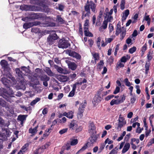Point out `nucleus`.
Returning a JSON list of instances; mask_svg holds the SVG:
<instances>
[{"mask_svg": "<svg viewBox=\"0 0 154 154\" xmlns=\"http://www.w3.org/2000/svg\"><path fill=\"white\" fill-rule=\"evenodd\" d=\"M31 31L35 33H38L40 32V29L37 28H33L31 29Z\"/></svg>", "mask_w": 154, "mask_h": 154, "instance_id": "nucleus-41", "label": "nucleus"}, {"mask_svg": "<svg viewBox=\"0 0 154 154\" xmlns=\"http://www.w3.org/2000/svg\"><path fill=\"white\" fill-rule=\"evenodd\" d=\"M51 143L49 142H47L42 147H44V149H47L50 146Z\"/></svg>", "mask_w": 154, "mask_h": 154, "instance_id": "nucleus-51", "label": "nucleus"}, {"mask_svg": "<svg viewBox=\"0 0 154 154\" xmlns=\"http://www.w3.org/2000/svg\"><path fill=\"white\" fill-rule=\"evenodd\" d=\"M35 71L37 72V73H35L33 76L32 79L34 81L33 84L35 85H38L39 84V82L38 80V78H40L41 80L42 81H48L49 79V78L45 75H40L41 69L39 68H37L35 69Z\"/></svg>", "mask_w": 154, "mask_h": 154, "instance_id": "nucleus-2", "label": "nucleus"}, {"mask_svg": "<svg viewBox=\"0 0 154 154\" xmlns=\"http://www.w3.org/2000/svg\"><path fill=\"white\" fill-rule=\"evenodd\" d=\"M92 136H91L89 138L88 142L87 143L86 145L84 146L79 151V152L84 151L87 148L88 146H91V144L95 143L98 137L95 134H92Z\"/></svg>", "mask_w": 154, "mask_h": 154, "instance_id": "nucleus-5", "label": "nucleus"}, {"mask_svg": "<svg viewBox=\"0 0 154 154\" xmlns=\"http://www.w3.org/2000/svg\"><path fill=\"white\" fill-rule=\"evenodd\" d=\"M125 3V1L124 0H122L121 4V9L123 10L124 9Z\"/></svg>", "mask_w": 154, "mask_h": 154, "instance_id": "nucleus-52", "label": "nucleus"}, {"mask_svg": "<svg viewBox=\"0 0 154 154\" xmlns=\"http://www.w3.org/2000/svg\"><path fill=\"white\" fill-rule=\"evenodd\" d=\"M100 101L101 97L98 95H96L93 99L92 103L94 106H96Z\"/></svg>", "mask_w": 154, "mask_h": 154, "instance_id": "nucleus-16", "label": "nucleus"}, {"mask_svg": "<svg viewBox=\"0 0 154 154\" xmlns=\"http://www.w3.org/2000/svg\"><path fill=\"white\" fill-rule=\"evenodd\" d=\"M92 55L95 62H96L97 60H98L99 59V57L98 54L96 53H92Z\"/></svg>", "mask_w": 154, "mask_h": 154, "instance_id": "nucleus-34", "label": "nucleus"}, {"mask_svg": "<svg viewBox=\"0 0 154 154\" xmlns=\"http://www.w3.org/2000/svg\"><path fill=\"white\" fill-rule=\"evenodd\" d=\"M44 70L48 75L51 76H54V73L52 72L49 68L46 67Z\"/></svg>", "mask_w": 154, "mask_h": 154, "instance_id": "nucleus-25", "label": "nucleus"}, {"mask_svg": "<svg viewBox=\"0 0 154 154\" xmlns=\"http://www.w3.org/2000/svg\"><path fill=\"white\" fill-rule=\"evenodd\" d=\"M107 23V21L106 20H104L103 21L102 25L99 29V30L100 32H103L104 29H105L106 28Z\"/></svg>", "mask_w": 154, "mask_h": 154, "instance_id": "nucleus-17", "label": "nucleus"}, {"mask_svg": "<svg viewBox=\"0 0 154 154\" xmlns=\"http://www.w3.org/2000/svg\"><path fill=\"white\" fill-rule=\"evenodd\" d=\"M0 64L4 69L7 68L8 67V63L5 60H2L0 62Z\"/></svg>", "mask_w": 154, "mask_h": 154, "instance_id": "nucleus-22", "label": "nucleus"}, {"mask_svg": "<svg viewBox=\"0 0 154 154\" xmlns=\"http://www.w3.org/2000/svg\"><path fill=\"white\" fill-rule=\"evenodd\" d=\"M73 112L71 111H69L68 113L64 112L63 115L69 119H72L73 117Z\"/></svg>", "mask_w": 154, "mask_h": 154, "instance_id": "nucleus-20", "label": "nucleus"}, {"mask_svg": "<svg viewBox=\"0 0 154 154\" xmlns=\"http://www.w3.org/2000/svg\"><path fill=\"white\" fill-rule=\"evenodd\" d=\"M131 37H129L126 40V43L128 44H129L131 43L132 40L131 39Z\"/></svg>", "mask_w": 154, "mask_h": 154, "instance_id": "nucleus-57", "label": "nucleus"}, {"mask_svg": "<svg viewBox=\"0 0 154 154\" xmlns=\"http://www.w3.org/2000/svg\"><path fill=\"white\" fill-rule=\"evenodd\" d=\"M38 24V23L36 22H27L23 24V27L24 29H27L32 27L33 26H36Z\"/></svg>", "mask_w": 154, "mask_h": 154, "instance_id": "nucleus-12", "label": "nucleus"}, {"mask_svg": "<svg viewBox=\"0 0 154 154\" xmlns=\"http://www.w3.org/2000/svg\"><path fill=\"white\" fill-rule=\"evenodd\" d=\"M70 46L68 41L64 39H60L59 42L58 46L59 48H66Z\"/></svg>", "mask_w": 154, "mask_h": 154, "instance_id": "nucleus-7", "label": "nucleus"}, {"mask_svg": "<svg viewBox=\"0 0 154 154\" xmlns=\"http://www.w3.org/2000/svg\"><path fill=\"white\" fill-rule=\"evenodd\" d=\"M2 132H0V140L3 141L7 140L11 133L8 129L2 128Z\"/></svg>", "mask_w": 154, "mask_h": 154, "instance_id": "nucleus-4", "label": "nucleus"}, {"mask_svg": "<svg viewBox=\"0 0 154 154\" xmlns=\"http://www.w3.org/2000/svg\"><path fill=\"white\" fill-rule=\"evenodd\" d=\"M96 5L92 1L88 0L85 6V11L87 14H90L91 9L92 11L95 13L96 12Z\"/></svg>", "mask_w": 154, "mask_h": 154, "instance_id": "nucleus-3", "label": "nucleus"}, {"mask_svg": "<svg viewBox=\"0 0 154 154\" xmlns=\"http://www.w3.org/2000/svg\"><path fill=\"white\" fill-rule=\"evenodd\" d=\"M54 67L56 69L58 72L61 73L65 74V71L61 67L57 65H55Z\"/></svg>", "mask_w": 154, "mask_h": 154, "instance_id": "nucleus-26", "label": "nucleus"}, {"mask_svg": "<svg viewBox=\"0 0 154 154\" xmlns=\"http://www.w3.org/2000/svg\"><path fill=\"white\" fill-rule=\"evenodd\" d=\"M68 130V128H65L63 129H62L60 130L59 132V133L60 134H62L65 133H66Z\"/></svg>", "mask_w": 154, "mask_h": 154, "instance_id": "nucleus-44", "label": "nucleus"}, {"mask_svg": "<svg viewBox=\"0 0 154 154\" xmlns=\"http://www.w3.org/2000/svg\"><path fill=\"white\" fill-rule=\"evenodd\" d=\"M124 82L126 86L129 87L131 85V83L129 81L128 78H126L124 79Z\"/></svg>", "mask_w": 154, "mask_h": 154, "instance_id": "nucleus-42", "label": "nucleus"}, {"mask_svg": "<svg viewBox=\"0 0 154 154\" xmlns=\"http://www.w3.org/2000/svg\"><path fill=\"white\" fill-rule=\"evenodd\" d=\"M0 126H7L8 125L7 124H5L4 122V121L3 119L1 117H0Z\"/></svg>", "mask_w": 154, "mask_h": 154, "instance_id": "nucleus-39", "label": "nucleus"}, {"mask_svg": "<svg viewBox=\"0 0 154 154\" xmlns=\"http://www.w3.org/2000/svg\"><path fill=\"white\" fill-rule=\"evenodd\" d=\"M127 58L125 56L122 57L121 59V61L122 62L125 63L127 61Z\"/></svg>", "mask_w": 154, "mask_h": 154, "instance_id": "nucleus-61", "label": "nucleus"}, {"mask_svg": "<svg viewBox=\"0 0 154 154\" xmlns=\"http://www.w3.org/2000/svg\"><path fill=\"white\" fill-rule=\"evenodd\" d=\"M109 33H110L114 29L113 26L112 24H109Z\"/></svg>", "mask_w": 154, "mask_h": 154, "instance_id": "nucleus-47", "label": "nucleus"}, {"mask_svg": "<svg viewBox=\"0 0 154 154\" xmlns=\"http://www.w3.org/2000/svg\"><path fill=\"white\" fill-rule=\"evenodd\" d=\"M67 53L68 54L69 56L75 57L77 59H80L81 58V56L74 51L70 50L68 51L67 52Z\"/></svg>", "mask_w": 154, "mask_h": 154, "instance_id": "nucleus-11", "label": "nucleus"}, {"mask_svg": "<svg viewBox=\"0 0 154 154\" xmlns=\"http://www.w3.org/2000/svg\"><path fill=\"white\" fill-rule=\"evenodd\" d=\"M84 109L79 107V112L78 113V117L79 118H81L83 116L82 113L83 112Z\"/></svg>", "mask_w": 154, "mask_h": 154, "instance_id": "nucleus-33", "label": "nucleus"}, {"mask_svg": "<svg viewBox=\"0 0 154 154\" xmlns=\"http://www.w3.org/2000/svg\"><path fill=\"white\" fill-rule=\"evenodd\" d=\"M124 30V28L123 27L122 28L121 27H117L115 34L116 35H118L120 33H121L122 31Z\"/></svg>", "mask_w": 154, "mask_h": 154, "instance_id": "nucleus-27", "label": "nucleus"}, {"mask_svg": "<svg viewBox=\"0 0 154 154\" xmlns=\"http://www.w3.org/2000/svg\"><path fill=\"white\" fill-rule=\"evenodd\" d=\"M66 63L68 64L69 68L73 70H75L77 67V65L73 62H72L68 60H66Z\"/></svg>", "mask_w": 154, "mask_h": 154, "instance_id": "nucleus-13", "label": "nucleus"}, {"mask_svg": "<svg viewBox=\"0 0 154 154\" xmlns=\"http://www.w3.org/2000/svg\"><path fill=\"white\" fill-rule=\"evenodd\" d=\"M29 144L28 143L25 144L23 147L21 148L20 150L18 152L17 154H23L26 152L28 147Z\"/></svg>", "mask_w": 154, "mask_h": 154, "instance_id": "nucleus-14", "label": "nucleus"}, {"mask_svg": "<svg viewBox=\"0 0 154 154\" xmlns=\"http://www.w3.org/2000/svg\"><path fill=\"white\" fill-rule=\"evenodd\" d=\"M129 13V11L128 10H126L124 13L123 14V15L122 17V20H125Z\"/></svg>", "mask_w": 154, "mask_h": 154, "instance_id": "nucleus-28", "label": "nucleus"}, {"mask_svg": "<svg viewBox=\"0 0 154 154\" xmlns=\"http://www.w3.org/2000/svg\"><path fill=\"white\" fill-rule=\"evenodd\" d=\"M75 91L72 90V91L69 93L68 97H72L74 96L75 94Z\"/></svg>", "mask_w": 154, "mask_h": 154, "instance_id": "nucleus-59", "label": "nucleus"}, {"mask_svg": "<svg viewBox=\"0 0 154 154\" xmlns=\"http://www.w3.org/2000/svg\"><path fill=\"white\" fill-rule=\"evenodd\" d=\"M137 34H138L137 31L136 30H135L134 31V32H133V34H132V36L131 37V38H133V37H136V36H137Z\"/></svg>", "mask_w": 154, "mask_h": 154, "instance_id": "nucleus-58", "label": "nucleus"}, {"mask_svg": "<svg viewBox=\"0 0 154 154\" xmlns=\"http://www.w3.org/2000/svg\"><path fill=\"white\" fill-rule=\"evenodd\" d=\"M70 144L72 146H74L76 145L78 143V140L74 139L73 138H71Z\"/></svg>", "mask_w": 154, "mask_h": 154, "instance_id": "nucleus-30", "label": "nucleus"}, {"mask_svg": "<svg viewBox=\"0 0 154 154\" xmlns=\"http://www.w3.org/2000/svg\"><path fill=\"white\" fill-rule=\"evenodd\" d=\"M84 29L85 34V36L90 37L93 36V34L89 32L88 29Z\"/></svg>", "mask_w": 154, "mask_h": 154, "instance_id": "nucleus-32", "label": "nucleus"}, {"mask_svg": "<svg viewBox=\"0 0 154 154\" xmlns=\"http://www.w3.org/2000/svg\"><path fill=\"white\" fill-rule=\"evenodd\" d=\"M89 21L88 20H85L84 26V29H88Z\"/></svg>", "mask_w": 154, "mask_h": 154, "instance_id": "nucleus-38", "label": "nucleus"}, {"mask_svg": "<svg viewBox=\"0 0 154 154\" xmlns=\"http://www.w3.org/2000/svg\"><path fill=\"white\" fill-rule=\"evenodd\" d=\"M20 8L23 11H27L29 10V7L28 5H21Z\"/></svg>", "mask_w": 154, "mask_h": 154, "instance_id": "nucleus-31", "label": "nucleus"}, {"mask_svg": "<svg viewBox=\"0 0 154 154\" xmlns=\"http://www.w3.org/2000/svg\"><path fill=\"white\" fill-rule=\"evenodd\" d=\"M69 127L70 128L74 130L77 127V122L75 121H72L70 123Z\"/></svg>", "mask_w": 154, "mask_h": 154, "instance_id": "nucleus-21", "label": "nucleus"}, {"mask_svg": "<svg viewBox=\"0 0 154 154\" xmlns=\"http://www.w3.org/2000/svg\"><path fill=\"white\" fill-rule=\"evenodd\" d=\"M146 14H147V13H145V17H144L143 20H145L146 21H147L150 20V19L149 17V15L146 16Z\"/></svg>", "mask_w": 154, "mask_h": 154, "instance_id": "nucleus-55", "label": "nucleus"}, {"mask_svg": "<svg viewBox=\"0 0 154 154\" xmlns=\"http://www.w3.org/2000/svg\"><path fill=\"white\" fill-rule=\"evenodd\" d=\"M106 20L107 21V22H111L112 21L113 19L112 17L110 15H106Z\"/></svg>", "mask_w": 154, "mask_h": 154, "instance_id": "nucleus-43", "label": "nucleus"}, {"mask_svg": "<svg viewBox=\"0 0 154 154\" xmlns=\"http://www.w3.org/2000/svg\"><path fill=\"white\" fill-rule=\"evenodd\" d=\"M29 67V66L22 67L21 69L24 72L23 73L21 71L19 68L16 69L15 71L16 75L18 76L17 79V81L10 74L8 76L4 75V77L2 78L1 81L8 88L6 90L4 88H0V96L5 98L7 101L11 103L13 101V99L11 97H14V94L12 89L9 88L11 85H16L17 83L18 85V87L17 88V89H22L24 90L26 88V82L24 75L28 76L31 81H34V80L32 79L33 75L31 73Z\"/></svg>", "mask_w": 154, "mask_h": 154, "instance_id": "nucleus-1", "label": "nucleus"}, {"mask_svg": "<svg viewBox=\"0 0 154 154\" xmlns=\"http://www.w3.org/2000/svg\"><path fill=\"white\" fill-rule=\"evenodd\" d=\"M113 143V141L112 140H110L108 138L106 139L105 140V144H106V143H108V144H111Z\"/></svg>", "mask_w": 154, "mask_h": 154, "instance_id": "nucleus-50", "label": "nucleus"}, {"mask_svg": "<svg viewBox=\"0 0 154 154\" xmlns=\"http://www.w3.org/2000/svg\"><path fill=\"white\" fill-rule=\"evenodd\" d=\"M136 125H137V127H140V124L138 122H136L132 124V127L133 128H135Z\"/></svg>", "mask_w": 154, "mask_h": 154, "instance_id": "nucleus-64", "label": "nucleus"}, {"mask_svg": "<svg viewBox=\"0 0 154 154\" xmlns=\"http://www.w3.org/2000/svg\"><path fill=\"white\" fill-rule=\"evenodd\" d=\"M114 97V95H109L105 98V100L107 101H108L112 98Z\"/></svg>", "mask_w": 154, "mask_h": 154, "instance_id": "nucleus-53", "label": "nucleus"}, {"mask_svg": "<svg viewBox=\"0 0 154 154\" xmlns=\"http://www.w3.org/2000/svg\"><path fill=\"white\" fill-rule=\"evenodd\" d=\"M35 1L37 4H38L39 5L42 6H44V4L42 0H35Z\"/></svg>", "mask_w": 154, "mask_h": 154, "instance_id": "nucleus-40", "label": "nucleus"}, {"mask_svg": "<svg viewBox=\"0 0 154 154\" xmlns=\"http://www.w3.org/2000/svg\"><path fill=\"white\" fill-rule=\"evenodd\" d=\"M136 50V48L135 47H133L131 48H130L129 50V52L131 54H133L134 52Z\"/></svg>", "mask_w": 154, "mask_h": 154, "instance_id": "nucleus-46", "label": "nucleus"}, {"mask_svg": "<svg viewBox=\"0 0 154 154\" xmlns=\"http://www.w3.org/2000/svg\"><path fill=\"white\" fill-rule=\"evenodd\" d=\"M40 100V99L39 98H37L35 100H33L30 103L31 106H33L35 105L37 102H38Z\"/></svg>", "mask_w": 154, "mask_h": 154, "instance_id": "nucleus-37", "label": "nucleus"}, {"mask_svg": "<svg viewBox=\"0 0 154 154\" xmlns=\"http://www.w3.org/2000/svg\"><path fill=\"white\" fill-rule=\"evenodd\" d=\"M120 88L118 86H117L116 87V88L114 91L113 92V93L114 94H117L118 93L119 91H120Z\"/></svg>", "mask_w": 154, "mask_h": 154, "instance_id": "nucleus-48", "label": "nucleus"}, {"mask_svg": "<svg viewBox=\"0 0 154 154\" xmlns=\"http://www.w3.org/2000/svg\"><path fill=\"white\" fill-rule=\"evenodd\" d=\"M44 150V147L42 146L36 149L34 152V154H40L43 152Z\"/></svg>", "mask_w": 154, "mask_h": 154, "instance_id": "nucleus-24", "label": "nucleus"}, {"mask_svg": "<svg viewBox=\"0 0 154 154\" xmlns=\"http://www.w3.org/2000/svg\"><path fill=\"white\" fill-rule=\"evenodd\" d=\"M136 101V98L135 97L133 96L131 99V103L132 104H133Z\"/></svg>", "mask_w": 154, "mask_h": 154, "instance_id": "nucleus-63", "label": "nucleus"}, {"mask_svg": "<svg viewBox=\"0 0 154 154\" xmlns=\"http://www.w3.org/2000/svg\"><path fill=\"white\" fill-rule=\"evenodd\" d=\"M117 149L116 147L115 148L112 150L109 154H116L117 153L116 150Z\"/></svg>", "mask_w": 154, "mask_h": 154, "instance_id": "nucleus-49", "label": "nucleus"}, {"mask_svg": "<svg viewBox=\"0 0 154 154\" xmlns=\"http://www.w3.org/2000/svg\"><path fill=\"white\" fill-rule=\"evenodd\" d=\"M88 132L91 134H95L96 133V128L94 123L92 122H90L89 123Z\"/></svg>", "mask_w": 154, "mask_h": 154, "instance_id": "nucleus-10", "label": "nucleus"}, {"mask_svg": "<svg viewBox=\"0 0 154 154\" xmlns=\"http://www.w3.org/2000/svg\"><path fill=\"white\" fill-rule=\"evenodd\" d=\"M90 46L91 47L93 45L94 42L91 39H89L88 41Z\"/></svg>", "mask_w": 154, "mask_h": 154, "instance_id": "nucleus-56", "label": "nucleus"}, {"mask_svg": "<svg viewBox=\"0 0 154 154\" xmlns=\"http://www.w3.org/2000/svg\"><path fill=\"white\" fill-rule=\"evenodd\" d=\"M0 104L3 107H7L8 105L6 102L3 100L2 98H0Z\"/></svg>", "mask_w": 154, "mask_h": 154, "instance_id": "nucleus-36", "label": "nucleus"}, {"mask_svg": "<svg viewBox=\"0 0 154 154\" xmlns=\"http://www.w3.org/2000/svg\"><path fill=\"white\" fill-rule=\"evenodd\" d=\"M115 36L114 35H112L111 36V38H106L105 39V42H106L107 43H110L111 42L113 39L114 38Z\"/></svg>", "mask_w": 154, "mask_h": 154, "instance_id": "nucleus-35", "label": "nucleus"}, {"mask_svg": "<svg viewBox=\"0 0 154 154\" xmlns=\"http://www.w3.org/2000/svg\"><path fill=\"white\" fill-rule=\"evenodd\" d=\"M74 130H75L76 132H78L82 130V128L80 126H78L77 125V128H75Z\"/></svg>", "mask_w": 154, "mask_h": 154, "instance_id": "nucleus-54", "label": "nucleus"}, {"mask_svg": "<svg viewBox=\"0 0 154 154\" xmlns=\"http://www.w3.org/2000/svg\"><path fill=\"white\" fill-rule=\"evenodd\" d=\"M126 34L125 31L124 30L122 31L120 35V39L122 40L125 37Z\"/></svg>", "mask_w": 154, "mask_h": 154, "instance_id": "nucleus-45", "label": "nucleus"}, {"mask_svg": "<svg viewBox=\"0 0 154 154\" xmlns=\"http://www.w3.org/2000/svg\"><path fill=\"white\" fill-rule=\"evenodd\" d=\"M130 144L129 143H126L122 151V153H124L126 152L129 149L130 147Z\"/></svg>", "mask_w": 154, "mask_h": 154, "instance_id": "nucleus-19", "label": "nucleus"}, {"mask_svg": "<svg viewBox=\"0 0 154 154\" xmlns=\"http://www.w3.org/2000/svg\"><path fill=\"white\" fill-rule=\"evenodd\" d=\"M58 38L57 35L54 32L51 34L48 38V41L50 45H52L54 42V41Z\"/></svg>", "mask_w": 154, "mask_h": 154, "instance_id": "nucleus-8", "label": "nucleus"}, {"mask_svg": "<svg viewBox=\"0 0 154 154\" xmlns=\"http://www.w3.org/2000/svg\"><path fill=\"white\" fill-rule=\"evenodd\" d=\"M125 96L123 95L121 99L112 100L110 103V104L111 106H113L114 104L118 105L119 104L123 102L125 100Z\"/></svg>", "mask_w": 154, "mask_h": 154, "instance_id": "nucleus-9", "label": "nucleus"}, {"mask_svg": "<svg viewBox=\"0 0 154 154\" xmlns=\"http://www.w3.org/2000/svg\"><path fill=\"white\" fill-rule=\"evenodd\" d=\"M48 109L47 108H45L42 111V113L43 115L46 114L48 112Z\"/></svg>", "mask_w": 154, "mask_h": 154, "instance_id": "nucleus-60", "label": "nucleus"}, {"mask_svg": "<svg viewBox=\"0 0 154 154\" xmlns=\"http://www.w3.org/2000/svg\"><path fill=\"white\" fill-rule=\"evenodd\" d=\"M38 128V126H37L34 128H30L29 129V132L30 133L32 134L33 135H35L37 131V129Z\"/></svg>", "mask_w": 154, "mask_h": 154, "instance_id": "nucleus-23", "label": "nucleus"}, {"mask_svg": "<svg viewBox=\"0 0 154 154\" xmlns=\"http://www.w3.org/2000/svg\"><path fill=\"white\" fill-rule=\"evenodd\" d=\"M27 116L26 115H20L18 116L17 119L21 122V125L23 124V121L26 120Z\"/></svg>", "mask_w": 154, "mask_h": 154, "instance_id": "nucleus-18", "label": "nucleus"}, {"mask_svg": "<svg viewBox=\"0 0 154 154\" xmlns=\"http://www.w3.org/2000/svg\"><path fill=\"white\" fill-rule=\"evenodd\" d=\"M57 21L60 24H63L64 23V21L60 16L58 15L57 17Z\"/></svg>", "mask_w": 154, "mask_h": 154, "instance_id": "nucleus-29", "label": "nucleus"}, {"mask_svg": "<svg viewBox=\"0 0 154 154\" xmlns=\"http://www.w3.org/2000/svg\"><path fill=\"white\" fill-rule=\"evenodd\" d=\"M118 125L117 128L118 130L120 131L121 128L126 124V121L124 117L120 115L118 119Z\"/></svg>", "mask_w": 154, "mask_h": 154, "instance_id": "nucleus-6", "label": "nucleus"}, {"mask_svg": "<svg viewBox=\"0 0 154 154\" xmlns=\"http://www.w3.org/2000/svg\"><path fill=\"white\" fill-rule=\"evenodd\" d=\"M57 78L58 80L62 82H66L69 79V78L67 76L60 75L57 76Z\"/></svg>", "mask_w": 154, "mask_h": 154, "instance_id": "nucleus-15", "label": "nucleus"}, {"mask_svg": "<svg viewBox=\"0 0 154 154\" xmlns=\"http://www.w3.org/2000/svg\"><path fill=\"white\" fill-rule=\"evenodd\" d=\"M142 130L141 128L140 127H137V128L136 130V132L138 133H140L141 132Z\"/></svg>", "mask_w": 154, "mask_h": 154, "instance_id": "nucleus-62", "label": "nucleus"}]
</instances>
